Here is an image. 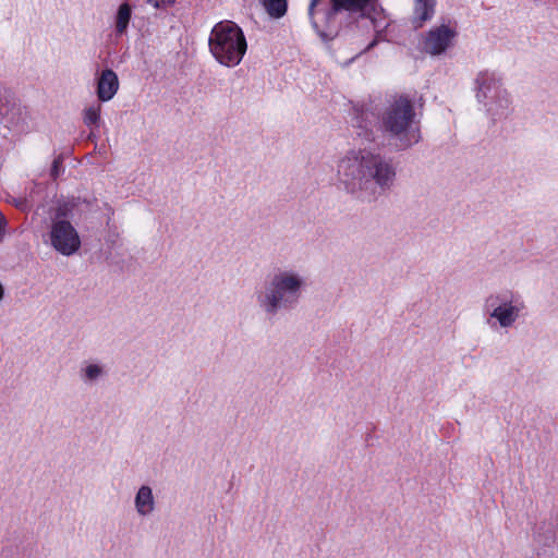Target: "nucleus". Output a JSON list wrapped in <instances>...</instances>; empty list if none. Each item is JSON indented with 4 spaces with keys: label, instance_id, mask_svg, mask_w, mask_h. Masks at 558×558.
I'll return each instance as SVG.
<instances>
[{
    "label": "nucleus",
    "instance_id": "6ab92c4d",
    "mask_svg": "<svg viewBox=\"0 0 558 558\" xmlns=\"http://www.w3.org/2000/svg\"><path fill=\"white\" fill-rule=\"evenodd\" d=\"M62 163H63V158L61 156H58L52 161L51 169H50V177L53 180L59 178V175L64 171Z\"/></svg>",
    "mask_w": 558,
    "mask_h": 558
},
{
    "label": "nucleus",
    "instance_id": "4468645a",
    "mask_svg": "<svg viewBox=\"0 0 558 558\" xmlns=\"http://www.w3.org/2000/svg\"><path fill=\"white\" fill-rule=\"evenodd\" d=\"M134 506L140 517H147L155 511L156 502L153 489L148 485H142L134 498Z\"/></svg>",
    "mask_w": 558,
    "mask_h": 558
},
{
    "label": "nucleus",
    "instance_id": "b1692460",
    "mask_svg": "<svg viewBox=\"0 0 558 558\" xmlns=\"http://www.w3.org/2000/svg\"><path fill=\"white\" fill-rule=\"evenodd\" d=\"M16 206L21 207V208H24V202L21 201V202L16 203Z\"/></svg>",
    "mask_w": 558,
    "mask_h": 558
},
{
    "label": "nucleus",
    "instance_id": "dca6fc26",
    "mask_svg": "<svg viewBox=\"0 0 558 558\" xmlns=\"http://www.w3.org/2000/svg\"><path fill=\"white\" fill-rule=\"evenodd\" d=\"M132 17V7L130 3L124 2L120 4L116 15L114 32L117 35H123L126 33L130 21Z\"/></svg>",
    "mask_w": 558,
    "mask_h": 558
},
{
    "label": "nucleus",
    "instance_id": "9d476101",
    "mask_svg": "<svg viewBox=\"0 0 558 558\" xmlns=\"http://www.w3.org/2000/svg\"><path fill=\"white\" fill-rule=\"evenodd\" d=\"M454 35V32L446 25L430 29L424 41V50L434 56L440 54L450 46Z\"/></svg>",
    "mask_w": 558,
    "mask_h": 558
},
{
    "label": "nucleus",
    "instance_id": "ddd939ff",
    "mask_svg": "<svg viewBox=\"0 0 558 558\" xmlns=\"http://www.w3.org/2000/svg\"><path fill=\"white\" fill-rule=\"evenodd\" d=\"M486 108L487 114L494 120H501L508 118L511 112V99L510 95L507 92H500V94L494 98V100L488 101L487 105H484Z\"/></svg>",
    "mask_w": 558,
    "mask_h": 558
},
{
    "label": "nucleus",
    "instance_id": "412c9836",
    "mask_svg": "<svg viewBox=\"0 0 558 558\" xmlns=\"http://www.w3.org/2000/svg\"><path fill=\"white\" fill-rule=\"evenodd\" d=\"M5 218L4 216L0 213V242L3 240V234H4V227H5Z\"/></svg>",
    "mask_w": 558,
    "mask_h": 558
},
{
    "label": "nucleus",
    "instance_id": "423d86ee",
    "mask_svg": "<svg viewBox=\"0 0 558 558\" xmlns=\"http://www.w3.org/2000/svg\"><path fill=\"white\" fill-rule=\"evenodd\" d=\"M73 206L68 203L59 204L51 215L49 228L50 245L61 255H74L81 248V238L71 223Z\"/></svg>",
    "mask_w": 558,
    "mask_h": 558
},
{
    "label": "nucleus",
    "instance_id": "2eb2a0df",
    "mask_svg": "<svg viewBox=\"0 0 558 558\" xmlns=\"http://www.w3.org/2000/svg\"><path fill=\"white\" fill-rule=\"evenodd\" d=\"M434 14L433 0H415L414 7V22L416 27H421L424 22L432 19Z\"/></svg>",
    "mask_w": 558,
    "mask_h": 558
},
{
    "label": "nucleus",
    "instance_id": "5701e85b",
    "mask_svg": "<svg viewBox=\"0 0 558 558\" xmlns=\"http://www.w3.org/2000/svg\"><path fill=\"white\" fill-rule=\"evenodd\" d=\"M3 295H4V289H3L2 284L0 283V301L3 299Z\"/></svg>",
    "mask_w": 558,
    "mask_h": 558
},
{
    "label": "nucleus",
    "instance_id": "39448f33",
    "mask_svg": "<svg viewBox=\"0 0 558 558\" xmlns=\"http://www.w3.org/2000/svg\"><path fill=\"white\" fill-rule=\"evenodd\" d=\"M208 46L214 58L226 66L238 65L247 49L243 31L232 21H221L213 27Z\"/></svg>",
    "mask_w": 558,
    "mask_h": 558
},
{
    "label": "nucleus",
    "instance_id": "f3484780",
    "mask_svg": "<svg viewBox=\"0 0 558 558\" xmlns=\"http://www.w3.org/2000/svg\"><path fill=\"white\" fill-rule=\"evenodd\" d=\"M263 8L271 19H281L288 10L287 0H259Z\"/></svg>",
    "mask_w": 558,
    "mask_h": 558
},
{
    "label": "nucleus",
    "instance_id": "6e6552de",
    "mask_svg": "<svg viewBox=\"0 0 558 558\" xmlns=\"http://www.w3.org/2000/svg\"><path fill=\"white\" fill-rule=\"evenodd\" d=\"M0 123L19 134L29 130V114L26 107L4 88H0Z\"/></svg>",
    "mask_w": 558,
    "mask_h": 558
},
{
    "label": "nucleus",
    "instance_id": "a211bd4d",
    "mask_svg": "<svg viewBox=\"0 0 558 558\" xmlns=\"http://www.w3.org/2000/svg\"><path fill=\"white\" fill-rule=\"evenodd\" d=\"M83 122L88 128L98 129L100 125L101 105L93 104L83 110Z\"/></svg>",
    "mask_w": 558,
    "mask_h": 558
},
{
    "label": "nucleus",
    "instance_id": "f257e3e1",
    "mask_svg": "<svg viewBox=\"0 0 558 558\" xmlns=\"http://www.w3.org/2000/svg\"><path fill=\"white\" fill-rule=\"evenodd\" d=\"M392 159L368 149H351L337 162L339 187L362 203L376 202L395 184Z\"/></svg>",
    "mask_w": 558,
    "mask_h": 558
},
{
    "label": "nucleus",
    "instance_id": "7ed1b4c3",
    "mask_svg": "<svg viewBox=\"0 0 558 558\" xmlns=\"http://www.w3.org/2000/svg\"><path fill=\"white\" fill-rule=\"evenodd\" d=\"M307 287L306 276L299 269L278 267L254 292L256 306L269 320L294 311Z\"/></svg>",
    "mask_w": 558,
    "mask_h": 558
},
{
    "label": "nucleus",
    "instance_id": "aec40b11",
    "mask_svg": "<svg viewBox=\"0 0 558 558\" xmlns=\"http://www.w3.org/2000/svg\"><path fill=\"white\" fill-rule=\"evenodd\" d=\"M147 3L153 5L155 9H162L173 5L175 0H147Z\"/></svg>",
    "mask_w": 558,
    "mask_h": 558
},
{
    "label": "nucleus",
    "instance_id": "9b49d317",
    "mask_svg": "<svg viewBox=\"0 0 558 558\" xmlns=\"http://www.w3.org/2000/svg\"><path fill=\"white\" fill-rule=\"evenodd\" d=\"M108 376L106 365L96 360H87L81 363L78 368V378L81 383L87 387L98 385Z\"/></svg>",
    "mask_w": 558,
    "mask_h": 558
},
{
    "label": "nucleus",
    "instance_id": "1a4fd4ad",
    "mask_svg": "<svg viewBox=\"0 0 558 558\" xmlns=\"http://www.w3.org/2000/svg\"><path fill=\"white\" fill-rule=\"evenodd\" d=\"M475 90L476 100L480 104L487 105L506 88L502 87L500 78L494 72L482 71L475 78Z\"/></svg>",
    "mask_w": 558,
    "mask_h": 558
},
{
    "label": "nucleus",
    "instance_id": "f8f14e48",
    "mask_svg": "<svg viewBox=\"0 0 558 558\" xmlns=\"http://www.w3.org/2000/svg\"><path fill=\"white\" fill-rule=\"evenodd\" d=\"M119 89V78L117 73L111 69L101 71L97 78L96 95L100 102L111 100Z\"/></svg>",
    "mask_w": 558,
    "mask_h": 558
},
{
    "label": "nucleus",
    "instance_id": "f03ea898",
    "mask_svg": "<svg viewBox=\"0 0 558 558\" xmlns=\"http://www.w3.org/2000/svg\"><path fill=\"white\" fill-rule=\"evenodd\" d=\"M368 113L362 111L355 117L356 135L366 143H375L377 132L389 141L397 150H407L422 140L414 100L405 94L390 97L378 113L376 128L368 121Z\"/></svg>",
    "mask_w": 558,
    "mask_h": 558
},
{
    "label": "nucleus",
    "instance_id": "0eeeda50",
    "mask_svg": "<svg viewBox=\"0 0 558 558\" xmlns=\"http://www.w3.org/2000/svg\"><path fill=\"white\" fill-rule=\"evenodd\" d=\"M525 308L521 296L509 290L492 293L484 302V310L488 314L487 323L495 319L504 329L512 327Z\"/></svg>",
    "mask_w": 558,
    "mask_h": 558
},
{
    "label": "nucleus",
    "instance_id": "4be33fe9",
    "mask_svg": "<svg viewBox=\"0 0 558 558\" xmlns=\"http://www.w3.org/2000/svg\"><path fill=\"white\" fill-rule=\"evenodd\" d=\"M376 43H377L376 40H373L372 43H369V44L367 45V47L365 48V50L367 51V50H371L372 48H374V47H375V45H376Z\"/></svg>",
    "mask_w": 558,
    "mask_h": 558
},
{
    "label": "nucleus",
    "instance_id": "20e7f679",
    "mask_svg": "<svg viewBox=\"0 0 558 558\" xmlns=\"http://www.w3.org/2000/svg\"><path fill=\"white\" fill-rule=\"evenodd\" d=\"M372 0H311L308 16L316 33L332 38L338 32L339 16L347 13L351 19L365 17Z\"/></svg>",
    "mask_w": 558,
    "mask_h": 558
}]
</instances>
